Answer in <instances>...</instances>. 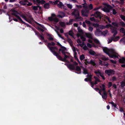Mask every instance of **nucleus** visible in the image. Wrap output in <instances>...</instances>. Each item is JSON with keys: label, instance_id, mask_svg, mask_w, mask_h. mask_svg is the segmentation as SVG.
<instances>
[{"label": "nucleus", "instance_id": "f257e3e1", "mask_svg": "<svg viewBox=\"0 0 125 125\" xmlns=\"http://www.w3.org/2000/svg\"><path fill=\"white\" fill-rule=\"evenodd\" d=\"M12 11V14L15 16L19 20V22H20L26 25L27 27H31V26L30 25L23 21L20 16L18 15V14H20L17 11L13 10Z\"/></svg>", "mask_w": 125, "mask_h": 125}, {"label": "nucleus", "instance_id": "f03ea898", "mask_svg": "<svg viewBox=\"0 0 125 125\" xmlns=\"http://www.w3.org/2000/svg\"><path fill=\"white\" fill-rule=\"evenodd\" d=\"M104 5L106 6L104 7L103 8L102 7V8H101V10L107 13L110 12V10L112 8V6L106 3H105Z\"/></svg>", "mask_w": 125, "mask_h": 125}, {"label": "nucleus", "instance_id": "7ed1b4c3", "mask_svg": "<svg viewBox=\"0 0 125 125\" xmlns=\"http://www.w3.org/2000/svg\"><path fill=\"white\" fill-rule=\"evenodd\" d=\"M102 90H103V94H102V98L104 100H106L107 97V93L105 90V86L104 84H102Z\"/></svg>", "mask_w": 125, "mask_h": 125}, {"label": "nucleus", "instance_id": "20e7f679", "mask_svg": "<svg viewBox=\"0 0 125 125\" xmlns=\"http://www.w3.org/2000/svg\"><path fill=\"white\" fill-rule=\"evenodd\" d=\"M111 51L112 52V54H110L109 53L107 55L108 56L111 58L115 59L116 58H118V55L117 53L114 52V50L113 49H111Z\"/></svg>", "mask_w": 125, "mask_h": 125}, {"label": "nucleus", "instance_id": "39448f33", "mask_svg": "<svg viewBox=\"0 0 125 125\" xmlns=\"http://www.w3.org/2000/svg\"><path fill=\"white\" fill-rule=\"evenodd\" d=\"M91 16H94L95 18L101 19L102 17V14L100 12L98 11H96L94 12L93 14L91 15Z\"/></svg>", "mask_w": 125, "mask_h": 125}, {"label": "nucleus", "instance_id": "423d86ee", "mask_svg": "<svg viewBox=\"0 0 125 125\" xmlns=\"http://www.w3.org/2000/svg\"><path fill=\"white\" fill-rule=\"evenodd\" d=\"M106 34L105 31H104L103 32H102L101 30L99 29H97L95 31L94 34L95 36H100L101 35H104Z\"/></svg>", "mask_w": 125, "mask_h": 125}, {"label": "nucleus", "instance_id": "0eeeda50", "mask_svg": "<svg viewBox=\"0 0 125 125\" xmlns=\"http://www.w3.org/2000/svg\"><path fill=\"white\" fill-rule=\"evenodd\" d=\"M104 72L105 73L107 74L108 76H109L112 75L114 74L115 73V71L113 70L110 69L105 70Z\"/></svg>", "mask_w": 125, "mask_h": 125}, {"label": "nucleus", "instance_id": "6e6552de", "mask_svg": "<svg viewBox=\"0 0 125 125\" xmlns=\"http://www.w3.org/2000/svg\"><path fill=\"white\" fill-rule=\"evenodd\" d=\"M89 12V10L86 9L82 10H81L82 15L83 17H87Z\"/></svg>", "mask_w": 125, "mask_h": 125}, {"label": "nucleus", "instance_id": "1a4fd4ad", "mask_svg": "<svg viewBox=\"0 0 125 125\" xmlns=\"http://www.w3.org/2000/svg\"><path fill=\"white\" fill-rule=\"evenodd\" d=\"M76 10H74L72 13V14L74 15L75 16H76V14H75V11ZM77 15H78V16H76L75 18V19L76 20H78V21H81L83 19V18L79 16V14L78 12Z\"/></svg>", "mask_w": 125, "mask_h": 125}, {"label": "nucleus", "instance_id": "9d476101", "mask_svg": "<svg viewBox=\"0 0 125 125\" xmlns=\"http://www.w3.org/2000/svg\"><path fill=\"white\" fill-rule=\"evenodd\" d=\"M83 7L84 8H86L89 11L90 10H92L93 9V6L92 4H91L88 6H83Z\"/></svg>", "mask_w": 125, "mask_h": 125}, {"label": "nucleus", "instance_id": "9b49d317", "mask_svg": "<svg viewBox=\"0 0 125 125\" xmlns=\"http://www.w3.org/2000/svg\"><path fill=\"white\" fill-rule=\"evenodd\" d=\"M49 49L51 52L53 53V54H54V52H56L54 50H55L56 51H57L58 50V48L56 47H49Z\"/></svg>", "mask_w": 125, "mask_h": 125}, {"label": "nucleus", "instance_id": "f8f14e48", "mask_svg": "<svg viewBox=\"0 0 125 125\" xmlns=\"http://www.w3.org/2000/svg\"><path fill=\"white\" fill-rule=\"evenodd\" d=\"M48 20L50 21H53L57 23L59 21L58 19L57 18H54L52 17H49L48 18Z\"/></svg>", "mask_w": 125, "mask_h": 125}, {"label": "nucleus", "instance_id": "ddd939ff", "mask_svg": "<svg viewBox=\"0 0 125 125\" xmlns=\"http://www.w3.org/2000/svg\"><path fill=\"white\" fill-rule=\"evenodd\" d=\"M54 55L56 56L57 58L59 60L63 61H64V60H63V58H62V57L58 53H57V52H54Z\"/></svg>", "mask_w": 125, "mask_h": 125}, {"label": "nucleus", "instance_id": "4468645a", "mask_svg": "<svg viewBox=\"0 0 125 125\" xmlns=\"http://www.w3.org/2000/svg\"><path fill=\"white\" fill-rule=\"evenodd\" d=\"M67 50V49L66 48L64 47V48H62V49H60L59 50V52L60 53V51H62V53L64 55L66 53H67V52H65V51Z\"/></svg>", "mask_w": 125, "mask_h": 125}, {"label": "nucleus", "instance_id": "2eb2a0df", "mask_svg": "<svg viewBox=\"0 0 125 125\" xmlns=\"http://www.w3.org/2000/svg\"><path fill=\"white\" fill-rule=\"evenodd\" d=\"M67 67L70 69L73 70H75V67L73 64H69L68 65Z\"/></svg>", "mask_w": 125, "mask_h": 125}, {"label": "nucleus", "instance_id": "dca6fc26", "mask_svg": "<svg viewBox=\"0 0 125 125\" xmlns=\"http://www.w3.org/2000/svg\"><path fill=\"white\" fill-rule=\"evenodd\" d=\"M103 52L107 54H108L110 52V50L106 47H104L103 49Z\"/></svg>", "mask_w": 125, "mask_h": 125}, {"label": "nucleus", "instance_id": "f3484780", "mask_svg": "<svg viewBox=\"0 0 125 125\" xmlns=\"http://www.w3.org/2000/svg\"><path fill=\"white\" fill-rule=\"evenodd\" d=\"M89 53L90 55H94L95 56H96L97 55V54L93 50H91L89 51Z\"/></svg>", "mask_w": 125, "mask_h": 125}, {"label": "nucleus", "instance_id": "a211bd4d", "mask_svg": "<svg viewBox=\"0 0 125 125\" xmlns=\"http://www.w3.org/2000/svg\"><path fill=\"white\" fill-rule=\"evenodd\" d=\"M78 72H79V73L78 72H76V73L78 74H80L81 73V69L80 68L79 66H77L76 67V68H75V70Z\"/></svg>", "mask_w": 125, "mask_h": 125}, {"label": "nucleus", "instance_id": "6ab92c4d", "mask_svg": "<svg viewBox=\"0 0 125 125\" xmlns=\"http://www.w3.org/2000/svg\"><path fill=\"white\" fill-rule=\"evenodd\" d=\"M85 34L87 38L91 39H92V34L91 33H86Z\"/></svg>", "mask_w": 125, "mask_h": 125}, {"label": "nucleus", "instance_id": "aec40b11", "mask_svg": "<svg viewBox=\"0 0 125 125\" xmlns=\"http://www.w3.org/2000/svg\"><path fill=\"white\" fill-rule=\"evenodd\" d=\"M119 62L120 63H125V58L123 57L119 60Z\"/></svg>", "mask_w": 125, "mask_h": 125}, {"label": "nucleus", "instance_id": "412c9836", "mask_svg": "<svg viewBox=\"0 0 125 125\" xmlns=\"http://www.w3.org/2000/svg\"><path fill=\"white\" fill-rule=\"evenodd\" d=\"M83 70V73L85 74H88L89 73L88 72V70L86 68H85L83 67H82Z\"/></svg>", "mask_w": 125, "mask_h": 125}, {"label": "nucleus", "instance_id": "4be33fe9", "mask_svg": "<svg viewBox=\"0 0 125 125\" xmlns=\"http://www.w3.org/2000/svg\"><path fill=\"white\" fill-rule=\"evenodd\" d=\"M94 73L99 78H100L99 75H100L101 74H102V73L100 72L99 70H98L96 71H95Z\"/></svg>", "mask_w": 125, "mask_h": 125}, {"label": "nucleus", "instance_id": "5701e85b", "mask_svg": "<svg viewBox=\"0 0 125 125\" xmlns=\"http://www.w3.org/2000/svg\"><path fill=\"white\" fill-rule=\"evenodd\" d=\"M65 14L63 12H61L60 14L58 16L61 18H62L65 16Z\"/></svg>", "mask_w": 125, "mask_h": 125}, {"label": "nucleus", "instance_id": "b1692460", "mask_svg": "<svg viewBox=\"0 0 125 125\" xmlns=\"http://www.w3.org/2000/svg\"><path fill=\"white\" fill-rule=\"evenodd\" d=\"M25 2L28 3L27 4V6H30L32 5V3L29 2L28 0H24Z\"/></svg>", "mask_w": 125, "mask_h": 125}, {"label": "nucleus", "instance_id": "393cba45", "mask_svg": "<svg viewBox=\"0 0 125 125\" xmlns=\"http://www.w3.org/2000/svg\"><path fill=\"white\" fill-rule=\"evenodd\" d=\"M19 3L21 4V5H22L23 6H25L26 7V5H27V4L26 3V2H24V1L21 0L19 2Z\"/></svg>", "mask_w": 125, "mask_h": 125}, {"label": "nucleus", "instance_id": "a878e982", "mask_svg": "<svg viewBox=\"0 0 125 125\" xmlns=\"http://www.w3.org/2000/svg\"><path fill=\"white\" fill-rule=\"evenodd\" d=\"M73 19H70L69 20V22H66V24L67 25L72 24L73 22Z\"/></svg>", "mask_w": 125, "mask_h": 125}, {"label": "nucleus", "instance_id": "bb28decb", "mask_svg": "<svg viewBox=\"0 0 125 125\" xmlns=\"http://www.w3.org/2000/svg\"><path fill=\"white\" fill-rule=\"evenodd\" d=\"M112 33H114V34L113 35V37H115V35L117 34V31L116 30H113L112 31Z\"/></svg>", "mask_w": 125, "mask_h": 125}, {"label": "nucleus", "instance_id": "cd10ccee", "mask_svg": "<svg viewBox=\"0 0 125 125\" xmlns=\"http://www.w3.org/2000/svg\"><path fill=\"white\" fill-rule=\"evenodd\" d=\"M49 4L48 3L45 4L44 5V7L45 9H48L50 8Z\"/></svg>", "mask_w": 125, "mask_h": 125}, {"label": "nucleus", "instance_id": "c85d7f7f", "mask_svg": "<svg viewBox=\"0 0 125 125\" xmlns=\"http://www.w3.org/2000/svg\"><path fill=\"white\" fill-rule=\"evenodd\" d=\"M109 103L111 104L112 107L114 106L115 107V108H117V107H116V106H117L116 104H115L113 101H112L111 102H109Z\"/></svg>", "mask_w": 125, "mask_h": 125}, {"label": "nucleus", "instance_id": "c756f323", "mask_svg": "<svg viewBox=\"0 0 125 125\" xmlns=\"http://www.w3.org/2000/svg\"><path fill=\"white\" fill-rule=\"evenodd\" d=\"M102 8V6H99L98 7H95V8L94 9H93V11H97V10H98L99 9H101V8Z\"/></svg>", "mask_w": 125, "mask_h": 125}, {"label": "nucleus", "instance_id": "7c9ffc66", "mask_svg": "<svg viewBox=\"0 0 125 125\" xmlns=\"http://www.w3.org/2000/svg\"><path fill=\"white\" fill-rule=\"evenodd\" d=\"M51 43H48V45H47V47L48 48H49V47H50L49 46L51 45L54 46L55 45V43L54 42H52Z\"/></svg>", "mask_w": 125, "mask_h": 125}, {"label": "nucleus", "instance_id": "2f4dec72", "mask_svg": "<svg viewBox=\"0 0 125 125\" xmlns=\"http://www.w3.org/2000/svg\"><path fill=\"white\" fill-rule=\"evenodd\" d=\"M65 36L67 38V41L69 43H72V41L71 39L68 36V35H65Z\"/></svg>", "mask_w": 125, "mask_h": 125}, {"label": "nucleus", "instance_id": "473e14b6", "mask_svg": "<svg viewBox=\"0 0 125 125\" xmlns=\"http://www.w3.org/2000/svg\"><path fill=\"white\" fill-rule=\"evenodd\" d=\"M121 86L122 88H124L125 86V81H122L120 83Z\"/></svg>", "mask_w": 125, "mask_h": 125}, {"label": "nucleus", "instance_id": "72a5a7b5", "mask_svg": "<svg viewBox=\"0 0 125 125\" xmlns=\"http://www.w3.org/2000/svg\"><path fill=\"white\" fill-rule=\"evenodd\" d=\"M120 31L121 32H122L125 34V29L123 28H121L120 30Z\"/></svg>", "mask_w": 125, "mask_h": 125}, {"label": "nucleus", "instance_id": "f704fd0d", "mask_svg": "<svg viewBox=\"0 0 125 125\" xmlns=\"http://www.w3.org/2000/svg\"><path fill=\"white\" fill-rule=\"evenodd\" d=\"M59 3L57 4V6L59 8H62L63 5L61 1H59Z\"/></svg>", "mask_w": 125, "mask_h": 125}, {"label": "nucleus", "instance_id": "c9c22d12", "mask_svg": "<svg viewBox=\"0 0 125 125\" xmlns=\"http://www.w3.org/2000/svg\"><path fill=\"white\" fill-rule=\"evenodd\" d=\"M64 58L63 59V60H64V61H63V62H65L66 61V59L67 58H69V56H67L65 54L64 55Z\"/></svg>", "mask_w": 125, "mask_h": 125}, {"label": "nucleus", "instance_id": "e433bc0d", "mask_svg": "<svg viewBox=\"0 0 125 125\" xmlns=\"http://www.w3.org/2000/svg\"><path fill=\"white\" fill-rule=\"evenodd\" d=\"M119 24L122 27H125V23L123 21H121L120 22Z\"/></svg>", "mask_w": 125, "mask_h": 125}, {"label": "nucleus", "instance_id": "4c0bfd02", "mask_svg": "<svg viewBox=\"0 0 125 125\" xmlns=\"http://www.w3.org/2000/svg\"><path fill=\"white\" fill-rule=\"evenodd\" d=\"M21 16L26 21H27V18L23 14H21Z\"/></svg>", "mask_w": 125, "mask_h": 125}, {"label": "nucleus", "instance_id": "58836bf2", "mask_svg": "<svg viewBox=\"0 0 125 125\" xmlns=\"http://www.w3.org/2000/svg\"><path fill=\"white\" fill-rule=\"evenodd\" d=\"M94 78L95 79V81L97 82H100L101 81H100V79L97 77L95 76H94Z\"/></svg>", "mask_w": 125, "mask_h": 125}, {"label": "nucleus", "instance_id": "ea45409f", "mask_svg": "<svg viewBox=\"0 0 125 125\" xmlns=\"http://www.w3.org/2000/svg\"><path fill=\"white\" fill-rule=\"evenodd\" d=\"M39 37L40 39L42 41L43 40L45 41V38L42 35H40Z\"/></svg>", "mask_w": 125, "mask_h": 125}, {"label": "nucleus", "instance_id": "a19ab883", "mask_svg": "<svg viewBox=\"0 0 125 125\" xmlns=\"http://www.w3.org/2000/svg\"><path fill=\"white\" fill-rule=\"evenodd\" d=\"M38 6H32L31 7L32 8V9L33 10H36L38 9Z\"/></svg>", "mask_w": 125, "mask_h": 125}, {"label": "nucleus", "instance_id": "79ce46f5", "mask_svg": "<svg viewBox=\"0 0 125 125\" xmlns=\"http://www.w3.org/2000/svg\"><path fill=\"white\" fill-rule=\"evenodd\" d=\"M85 58L84 55L83 54L81 55L80 56V59L82 61Z\"/></svg>", "mask_w": 125, "mask_h": 125}, {"label": "nucleus", "instance_id": "37998d69", "mask_svg": "<svg viewBox=\"0 0 125 125\" xmlns=\"http://www.w3.org/2000/svg\"><path fill=\"white\" fill-rule=\"evenodd\" d=\"M9 19L10 20L11 19V18H12V19L14 21H16V22H18V20L16 18H14V17H12L11 16H9Z\"/></svg>", "mask_w": 125, "mask_h": 125}, {"label": "nucleus", "instance_id": "c03bdc74", "mask_svg": "<svg viewBox=\"0 0 125 125\" xmlns=\"http://www.w3.org/2000/svg\"><path fill=\"white\" fill-rule=\"evenodd\" d=\"M60 25L62 27H64L65 26V24L64 22H61L60 23Z\"/></svg>", "mask_w": 125, "mask_h": 125}, {"label": "nucleus", "instance_id": "a18cd8bd", "mask_svg": "<svg viewBox=\"0 0 125 125\" xmlns=\"http://www.w3.org/2000/svg\"><path fill=\"white\" fill-rule=\"evenodd\" d=\"M90 64H92L94 66L96 65L94 61L91 60L90 61Z\"/></svg>", "mask_w": 125, "mask_h": 125}, {"label": "nucleus", "instance_id": "49530a36", "mask_svg": "<svg viewBox=\"0 0 125 125\" xmlns=\"http://www.w3.org/2000/svg\"><path fill=\"white\" fill-rule=\"evenodd\" d=\"M69 34L71 36L73 37L74 33L72 31H69Z\"/></svg>", "mask_w": 125, "mask_h": 125}, {"label": "nucleus", "instance_id": "de8ad7c7", "mask_svg": "<svg viewBox=\"0 0 125 125\" xmlns=\"http://www.w3.org/2000/svg\"><path fill=\"white\" fill-rule=\"evenodd\" d=\"M99 87H100L101 88V89H100V90L98 91H99V93L100 94V95H101L102 94H101V92L102 91H103V90H102V86H101L100 85Z\"/></svg>", "mask_w": 125, "mask_h": 125}, {"label": "nucleus", "instance_id": "09e8293b", "mask_svg": "<svg viewBox=\"0 0 125 125\" xmlns=\"http://www.w3.org/2000/svg\"><path fill=\"white\" fill-rule=\"evenodd\" d=\"M113 40V38L112 37H111V39H108V43L109 44L111 43Z\"/></svg>", "mask_w": 125, "mask_h": 125}, {"label": "nucleus", "instance_id": "8fccbe9b", "mask_svg": "<svg viewBox=\"0 0 125 125\" xmlns=\"http://www.w3.org/2000/svg\"><path fill=\"white\" fill-rule=\"evenodd\" d=\"M36 23L37 25L41 27L42 28H43L44 29H45V27L43 25H42L38 22H36Z\"/></svg>", "mask_w": 125, "mask_h": 125}, {"label": "nucleus", "instance_id": "3c124183", "mask_svg": "<svg viewBox=\"0 0 125 125\" xmlns=\"http://www.w3.org/2000/svg\"><path fill=\"white\" fill-rule=\"evenodd\" d=\"M112 24L113 25L116 27H118V25L117 23L115 22H113L112 23Z\"/></svg>", "mask_w": 125, "mask_h": 125}, {"label": "nucleus", "instance_id": "603ef678", "mask_svg": "<svg viewBox=\"0 0 125 125\" xmlns=\"http://www.w3.org/2000/svg\"><path fill=\"white\" fill-rule=\"evenodd\" d=\"M119 36H117L114 38L113 41L114 42H115L118 40L119 39Z\"/></svg>", "mask_w": 125, "mask_h": 125}, {"label": "nucleus", "instance_id": "864d4df0", "mask_svg": "<svg viewBox=\"0 0 125 125\" xmlns=\"http://www.w3.org/2000/svg\"><path fill=\"white\" fill-rule=\"evenodd\" d=\"M94 42L97 44H99L100 43L99 41L97 39H95L94 40Z\"/></svg>", "mask_w": 125, "mask_h": 125}, {"label": "nucleus", "instance_id": "5fc2aeb1", "mask_svg": "<svg viewBox=\"0 0 125 125\" xmlns=\"http://www.w3.org/2000/svg\"><path fill=\"white\" fill-rule=\"evenodd\" d=\"M88 30L89 31L92 32L93 30V28L91 26H89L88 28Z\"/></svg>", "mask_w": 125, "mask_h": 125}, {"label": "nucleus", "instance_id": "6e6d98bb", "mask_svg": "<svg viewBox=\"0 0 125 125\" xmlns=\"http://www.w3.org/2000/svg\"><path fill=\"white\" fill-rule=\"evenodd\" d=\"M108 58H106L104 56L102 58V59L104 61H106L108 60Z\"/></svg>", "mask_w": 125, "mask_h": 125}, {"label": "nucleus", "instance_id": "4d7b16f0", "mask_svg": "<svg viewBox=\"0 0 125 125\" xmlns=\"http://www.w3.org/2000/svg\"><path fill=\"white\" fill-rule=\"evenodd\" d=\"M120 17L124 21H125V16H124L121 15L120 16Z\"/></svg>", "mask_w": 125, "mask_h": 125}, {"label": "nucleus", "instance_id": "13d9d810", "mask_svg": "<svg viewBox=\"0 0 125 125\" xmlns=\"http://www.w3.org/2000/svg\"><path fill=\"white\" fill-rule=\"evenodd\" d=\"M34 32L35 33V35H36L38 37H39L40 35L39 33L36 31H34Z\"/></svg>", "mask_w": 125, "mask_h": 125}, {"label": "nucleus", "instance_id": "bf43d9fd", "mask_svg": "<svg viewBox=\"0 0 125 125\" xmlns=\"http://www.w3.org/2000/svg\"><path fill=\"white\" fill-rule=\"evenodd\" d=\"M80 38L82 40V41L84 42L86 41V38H85L83 36H81L80 37Z\"/></svg>", "mask_w": 125, "mask_h": 125}, {"label": "nucleus", "instance_id": "052dcab7", "mask_svg": "<svg viewBox=\"0 0 125 125\" xmlns=\"http://www.w3.org/2000/svg\"><path fill=\"white\" fill-rule=\"evenodd\" d=\"M57 45L58 46H60V47L62 48H64V46H62L60 43L58 42H57Z\"/></svg>", "mask_w": 125, "mask_h": 125}, {"label": "nucleus", "instance_id": "680f3d73", "mask_svg": "<svg viewBox=\"0 0 125 125\" xmlns=\"http://www.w3.org/2000/svg\"><path fill=\"white\" fill-rule=\"evenodd\" d=\"M83 7L82 5H76V7L79 9H80L81 8H82Z\"/></svg>", "mask_w": 125, "mask_h": 125}, {"label": "nucleus", "instance_id": "e2e57ef3", "mask_svg": "<svg viewBox=\"0 0 125 125\" xmlns=\"http://www.w3.org/2000/svg\"><path fill=\"white\" fill-rule=\"evenodd\" d=\"M112 12L113 14L114 15H115V14L117 13V12L114 9H113Z\"/></svg>", "mask_w": 125, "mask_h": 125}, {"label": "nucleus", "instance_id": "0e129e2a", "mask_svg": "<svg viewBox=\"0 0 125 125\" xmlns=\"http://www.w3.org/2000/svg\"><path fill=\"white\" fill-rule=\"evenodd\" d=\"M85 22L88 24H91V22L90 21L87 20L85 21Z\"/></svg>", "mask_w": 125, "mask_h": 125}, {"label": "nucleus", "instance_id": "69168bd1", "mask_svg": "<svg viewBox=\"0 0 125 125\" xmlns=\"http://www.w3.org/2000/svg\"><path fill=\"white\" fill-rule=\"evenodd\" d=\"M38 30H40L42 32H43L44 31V30L43 29H42L40 27H38Z\"/></svg>", "mask_w": 125, "mask_h": 125}, {"label": "nucleus", "instance_id": "338daca9", "mask_svg": "<svg viewBox=\"0 0 125 125\" xmlns=\"http://www.w3.org/2000/svg\"><path fill=\"white\" fill-rule=\"evenodd\" d=\"M45 2V1L44 0H41L39 3H41L42 4H44Z\"/></svg>", "mask_w": 125, "mask_h": 125}, {"label": "nucleus", "instance_id": "774afa93", "mask_svg": "<svg viewBox=\"0 0 125 125\" xmlns=\"http://www.w3.org/2000/svg\"><path fill=\"white\" fill-rule=\"evenodd\" d=\"M67 7L69 8L70 9H71L72 7V5L69 4H68L67 5Z\"/></svg>", "mask_w": 125, "mask_h": 125}]
</instances>
